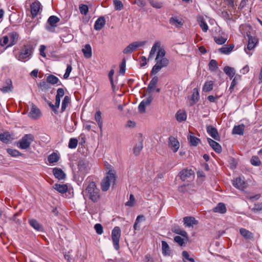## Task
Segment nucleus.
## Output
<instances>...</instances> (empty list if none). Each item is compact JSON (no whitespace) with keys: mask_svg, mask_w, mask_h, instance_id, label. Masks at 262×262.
Instances as JSON below:
<instances>
[{"mask_svg":"<svg viewBox=\"0 0 262 262\" xmlns=\"http://www.w3.org/2000/svg\"><path fill=\"white\" fill-rule=\"evenodd\" d=\"M105 170L106 171L105 177L102 180L101 187L103 191H106L108 190L111 184L114 185L116 181V172L113 166L107 163L105 164Z\"/></svg>","mask_w":262,"mask_h":262,"instance_id":"nucleus-1","label":"nucleus"},{"mask_svg":"<svg viewBox=\"0 0 262 262\" xmlns=\"http://www.w3.org/2000/svg\"><path fill=\"white\" fill-rule=\"evenodd\" d=\"M166 52L164 49H160L155 59L156 64L152 67L150 74L151 75L158 73L162 68L167 67L169 64V60L165 57Z\"/></svg>","mask_w":262,"mask_h":262,"instance_id":"nucleus-2","label":"nucleus"},{"mask_svg":"<svg viewBox=\"0 0 262 262\" xmlns=\"http://www.w3.org/2000/svg\"><path fill=\"white\" fill-rule=\"evenodd\" d=\"M85 195L93 202H98L100 198V190L97 188L96 183L90 182L85 188Z\"/></svg>","mask_w":262,"mask_h":262,"instance_id":"nucleus-3","label":"nucleus"},{"mask_svg":"<svg viewBox=\"0 0 262 262\" xmlns=\"http://www.w3.org/2000/svg\"><path fill=\"white\" fill-rule=\"evenodd\" d=\"M33 51V47L32 45L29 44L24 45L21 49L18 56V60L20 61H25L27 59H29Z\"/></svg>","mask_w":262,"mask_h":262,"instance_id":"nucleus-4","label":"nucleus"},{"mask_svg":"<svg viewBox=\"0 0 262 262\" xmlns=\"http://www.w3.org/2000/svg\"><path fill=\"white\" fill-rule=\"evenodd\" d=\"M34 140V137L32 134H26L19 141V147L23 149H28Z\"/></svg>","mask_w":262,"mask_h":262,"instance_id":"nucleus-5","label":"nucleus"},{"mask_svg":"<svg viewBox=\"0 0 262 262\" xmlns=\"http://www.w3.org/2000/svg\"><path fill=\"white\" fill-rule=\"evenodd\" d=\"M121 237V230L119 227H115L112 231V239L113 245L116 250L120 248L119 241Z\"/></svg>","mask_w":262,"mask_h":262,"instance_id":"nucleus-6","label":"nucleus"},{"mask_svg":"<svg viewBox=\"0 0 262 262\" xmlns=\"http://www.w3.org/2000/svg\"><path fill=\"white\" fill-rule=\"evenodd\" d=\"M146 43V41H134L128 45L123 51L125 54H131L138 48L144 46Z\"/></svg>","mask_w":262,"mask_h":262,"instance_id":"nucleus-7","label":"nucleus"},{"mask_svg":"<svg viewBox=\"0 0 262 262\" xmlns=\"http://www.w3.org/2000/svg\"><path fill=\"white\" fill-rule=\"evenodd\" d=\"M59 21L60 19L56 16L52 15L50 16L48 19V24L49 26L46 27L47 30L50 32H53L54 27L56 26V24Z\"/></svg>","mask_w":262,"mask_h":262,"instance_id":"nucleus-8","label":"nucleus"},{"mask_svg":"<svg viewBox=\"0 0 262 262\" xmlns=\"http://www.w3.org/2000/svg\"><path fill=\"white\" fill-rule=\"evenodd\" d=\"M233 185L236 188L244 190L248 186L247 183L241 177H238L233 181Z\"/></svg>","mask_w":262,"mask_h":262,"instance_id":"nucleus-9","label":"nucleus"},{"mask_svg":"<svg viewBox=\"0 0 262 262\" xmlns=\"http://www.w3.org/2000/svg\"><path fill=\"white\" fill-rule=\"evenodd\" d=\"M206 130L208 134L214 140L217 141L220 140V136L216 128L212 125H208L206 127Z\"/></svg>","mask_w":262,"mask_h":262,"instance_id":"nucleus-10","label":"nucleus"},{"mask_svg":"<svg viewBox=\"0 0 262 262\" xmlns=\"http://www.w3.org/2000/svg\"><path fill=\"white\" fill-rule=\"evenodd\" d=\"M41 4L38 1H35L33 2L30 6L31 13L33 18L35 17L41 8Z\"/></svg>","mask_w":262,"mask_h":262,"instance_id":"nucleus-11","label":"nucleus"},{"mask_svg":"<svg viewBox=\"0 0 262 262\" xmlns=\"http://www.w3.org/2000/svg\"><path fill=\"white\" fill-rule=\"evenodd\" d=\"M41 115V112L39 109L33 103L31 104V111L29 113L30 117L36 119Z\"/></svg>","mask_w":262,"mask_h":262,"instance_id":"nucleus-12","label":"nucleus"},{"mask_svg":"<svg viewBox=\"0 0 262 262\" xmlns=\"http://www.w3.org/2000/svg\"><path fill=\"white\" fill-rule=\"evenodd\" d=\"M169 146L172 151L176 152L180 147V144L176 138L173 137H170L169 138Z\"/></svg>","mask_w":262,"mask_h":262,"instance_id":"nucleus-13","label":"nucleus"},{"mask_svg":"<svg viewBox=\"0 0 262 262\" xmlns=\"http://www.w3.org/2000/svg\"><path fill=\"white\" fill-rule=\"evenodd\" d=\"M207 141L209 145L216 153L220 154L222 152V148L219 143L210 138H208Z\"/></svg>","mask_w":262,"mask_h":262,"instance_id":"nucleus-14","label":"nucleus"},{"mask_svg":"<svg viewBox=\"0 0 262 262\" xmlns=\"http://www.w3.org/2000/svg\"><path fill=\"white\" fill-rule=\"evenodd\" d=\"M193 172V171L191 169H183L179 173V177L180 179L184 181L188 178H189L192 174Z\"/></svg>","mask_w":262,"mask_h":262,"instance_id":"nucleus-15","label":"nucleus"},{"mask_svg":"<svg viewBox=\"0 0 262 262\" xmlns=\"http://www.w3.org/2000/svg\"><path fill=\"white\" fill-rule=\"evenodd\" d=\"M247 36L248 38L247 49L248 50H251L255 47L257 43L258 42V39L257 38L253 37L250 35H248Z\"/></svg>","mask_w":262,"mask_h":262,"instance_id":"nucleus-16","label":"nucleus"},{"mask_svg":"<svg viewBox=\"0 0 262 262\" xmlns=\"http://www.w3.org/2000/svg\"><path fill=\"white\" fill-rule=\"evenodd\" d=\"M53 173L56 178L59 180H64L66 178V174L60 168H54L53 170Z\"/></svg>","mask_w":262,"mask_h":262,"instance_id":"nucleus-17","label":"nucleus"},{"mask_svg":"<svg viewBox=\"0 0 262 262\" xmlns=\"http://www.w3.org/2000/svg\"><path fill=\"white\" fill-rule=\"evenodd\" d=\"M160 46H161V43L160 41H156L155 42V43L154 44V45L152 46V47L150 50L149 55L148 57V60L152 59L153 58L155 54L157 49H158V50H159V49H161Z\"/></svg>","mask_w":262,"mask_h":262,"instance_id":"nucleus-18","label":"nucleus"},{"mask_svg":"<svg viewBox=\"0 0 262 262\" xmlns=\"http://www.w3.org/2000/svg\"><path fill=\"white\" fill-rule=\"evenodd\" d=\"M105 24V20L104 17L103 16L100 17L95 23L94 29L96 30L99 31L104 27Z\"/></svg>","mask_w":262,"mask_h":262,"instance_id":"nucleus-19","label":"nucleus"},{"mask_svg":"<svg viewBox=\"0 0 262 262\" xmlns=\"http://www.w3.org/2000/svg\"><path fill=\"white\" fill-rule=\"evenodd\" d=\"M84 56L87 59H89L92 56V48L90 45L86 44L84 46V48L82 49Z\"/></svg>","mask_w":262,"mask_h":262,"instance_id":"nucleus-20","label":"nucleus"},{"mask_svg":"<svg viewBox=\"0 0 262 262\" xmlns=\"http://www.w3.org/2000/svg\"><path fill=\"white\" fill-rule=\"evenodd\" d=\"M6 85L3 86L2 88L0 89V90L3 93H6L9 92H11L13 90V85L12 81L10 79H7L6 81Z\"/></svg>","mask_w":262,"mask_h":262,"instance_id":"nucleus-21","label":"nucleus"},{"mask_svg":"<svg viewBox=\"0 0 262 262\" xmlns=\"http://www.w3.org/2000/svg\"><path fill=\"white\" fill-rule=\"evenodd\" d=\"M158 82V78L157 76H155L152 78L147 88V93L150 94L151 91L155 89L156 85Z\"/></svg>","mask_w":262,"mask_h":262,"instance_id":"nucleus-22","label":"nucleus"},{"mask_svg":"<svg viewBox=\"0 0 262 262\" xmlns=\"http://www.w3.org/2000/svg\"><path fill=\"white\" fill-rule=\"evenodd\" d=\"M184 224L188 227L192 226L194 225L198 224V221L194 217L192 216H186L183 219Z\"/></svg>","mask_w":262,"mask_h":262,"instance_id":"nucleus-23","label":"nucleus"},{"mask_svg":"<svg viewBox=\"0 0 262 262\" xmlns=\"http://www.w3.org/2000/svg\"><path fill=\"white\" fill-rule=\"evenodd\" d=\"M53 188L61 193H64L68 191V187L67 184H55Z\"/></svg>","mask_w":262,"mask_h":262,"instance_id":"nucleus-24","label":"nucleus"},{"mask_svg":"<svg viewBox=\"0 0 262 262\" xmlns=\"http://www.w3.org/2000/svg\"><path fill=\"white\" fill-rule=\"evenodd\" d=\"M13 139L12 135L8 132L0 134V140L4 143H8Z\"/></svg>","mask_w":262,"mask_h":262,"instance_id":"nucleus-25","label":"nucleus"},{"mask_svg":"<svg viewBox=\"0 0 262 262\" xmlns=\"http://www.w3.org/2000/svg\"><path fill=\"white\" fill-rule=\"evenodd\" d=\"M241 234L246 239H252L253 238V234L245 228L239 229Z\"/></svg>","mask_w":262,"mask_h":262,"instance_id":"nucleus-26","label":"nucleus"},{"mask_svg":"<svg viewBox=\"0 0 262 262\" xmlns=\"http://www.w3.org/2000/svg\"><path fill=\"white\" fill-rule=\"evenodd\" d=\"M245 127V125L243 124L235 126L232 129V134L239 135H243L244 134Z\"/></svg>","mask_w":262,"mask_h":262,"instance_id":"nucleus-27","label":"nucleus"},{"mask_svg":"<svg viewBox=\"0 0 262 262\" xmlns=\"http://www.w3.org/2000/svg\"><path fill=\"white\" fill-rule=\"evenodd\" d=\"M143 147V140L140 139L139 142L136 144L135 146L133 148V152L136 156H138Z\"/></svg>","mask_w":262,"mask_h":262,"instance_id":"nucleus-28","label":"nucleus"},{"mask_svg":"<svg viewBox=\"0 0 262 262\" xmlns=\"http://www.w3.org/2000/svg\"><path fill=\"white\" fill-rule=\"evenodd\" d=\"M200 98L199 93L197 88H194L193 90V93L191 97L190 105H193L199 101Z\"/></svg>","mask_w":262,"mask_h":262,"instance_id":"nucleus-29","label":"nucleus"},{"mask_svg":"<svg viewBox=\"0 0 262 262\" xmlns=\"http://www.w3.org/2000/svg\"><path fill=\"white\" fill-rule=\"evenodd\" d=\"M78 167L80 171H86L89 168V162L85 160H80L78 162Z\"/></svg>","mask_w":262,"mask_h":262,"instance_id":"nucleus-30","label":"nucleus"},{"mask_svg":"<svg viewBox=\"0 0 262 262\" xmlns=\"http://www.w3.org/2000/svg\"><path fill=\"white\" fill-rule=\"evenodd\" d=\"M223 71L225 73L230 77V79H232L235 74V70L234 68L229 66H225Z\"/></svg>","mask_w":262,"mask_h":262,"instance_id":"nucleus-31","label":"nucleus"},{"mask_svg":"<svg viewBox=\"0 0 262 262\" xmlns=\"http://www.w3.org/2000/svg\"><path fill=\"white\" fill-rule=\"evenodd\" d=\"M9 38L10 42L8 47L12 46L16 43L18 38V34L16 32H12L9 34Z\"/></svg>","mask_w":262,"mask_h":262,"instance_id":"nucleus-32","label":"nucleus"},{"mask_svg":"<svg viewBox=\"0 0 262 262\" xmlns=\"http://www.w3.org/2000/svg\"><path fill=\"white\" fill-rule=\"evenodd\" d=\"M176 117L177 121L181 122L186 119L187 115L185 111L179 110L176 113Z\"/></svg>","mask_w":262,"mask_h":262,"instance_id":"nucleus-33","label":"nucleus"},{"mask_svg":"<svg viewBox=\"0 0 262 262\" xmlns=\"http://www.w3.org/2000/svg\"><path fill=\"white\" fill-rule=\"evenodd\" d=\"M226 207L224 203H220L214 208L213 211L220 213H225L226 212Z\"/></svg>","mask_w":262,"mask_h":262,"instance_id":"nucleus-34","label":"nucleus"},{"mask_svg":"<svg viewBox=\"0 0 262 262\" xmlns=\"http://www.w3.org/2000/svg\"><path fill=\"white\" fill-rule=\"evenodd\" d=\"M234 46L233 45H224L222 48L219 49V51L223 54H227L231 52Z\"/></svg>","mask_w":262,"mask_h":262,"instance_id":"nucleus-35","label":"nucleus"},{"mask_svg":"<svg viewBox=\"0 0 262 262\" xmlns=\"http://www.w3.org/2000/svg\"><path fill=\"white\" fill-rule=\"evenodd\" d=\"M162 253L164 255H169L170 254V247L165 241H162Z\"/></svg>","mask_w":262,"mask_h":262,"instance_id":"nucleus-36","label":"nucleus"},{"mask_svg":"<svg viewBox=\"0 0 262 262\" xmlns=\"http://www.w3.org/2000/svg\"><path fill=\"white\" fill-rule=\"evenodd\" d=\"M172 231L177 234L181 235L182 236L186 238H188V234L187 232L183 229H181L178 226H175L172 229Z\"/></svg>","mask_w":262,"mask_h":262,"instance_id":"nucleus-37","label":"nucleus"},{"mask_svg":"<svg viewBox=\"0 0 262 262\" xmlns=\"http://www.w3.org/2000/svg\"><path fill=\"white\" fill-rule=\"evenodd\" d=\"M95 119L97 122L98 126L101 131H102L103 122L101 118V113L100 111H97L95 115Z\"/></svg>","mask_w":262,"mask_h":262,"instance_id":"nucleus-38","label":"nucleus"},{"mask_svg":"<svg viewBox=\"0 0 262 262\" xmlns=\"http://www.w3.org/2000/svg\"><path fill=\"white\" fill-rule=\"evenodd\" d=\"M29 223L34 229L37 231H41L42 230V226L36 220L31 219L29 220Z\"/></svg>","mask_w":262,"mask_h":262,"instance_id":"nucleus-39","label":"nucleus"},{"mask_svg":"<svg viewBox=\"0 0 262 262\" xmlns=\"http://www.w3.org/2000/svg\"><path fill=\"white\" fill-rule=\"evenodd\" d=\"M187 139L190 143V144L193 146H197L199 143L201 141L200 139L191 135L188 136L187 137Z\"/></svg>","mask_w":262,"mask_h":262,"instance_id":"nucleus-40","label":"nucleus"},{"mask_svg":"<svg viewBox=\"0 0 262 262\" xmlns=\"http://www.w3.org/2000/svg\"><path fill=\"white\" fill-rule=\"evenodd\" d=\"M46 80L47 82L52 85H54L59 82V79L53 75H49L47 77Z\"/></svg>","mask_w":262,"mask_h":262,"instance_id":"nucleus-41","label":"nucleus"},{"mask_svg":"<svg viewBox=\"0 0 262 262\" xmlns=\"http://www.w3.org/2000/svg\"><path fill=\"white\" fill-rule=\"evenodd\" d=\"M213 88V82L212 81H208L205 82L203 88V91L205 92L211 91Z\"/></svg>","mask_w":262,"mask_h":262,"instance_id":"nucleus-42","label":"nucleus"},{"mask_svg":"<svg viewBox=\"0 0 262 262\" xmlns=\"http://www.w3.org/2000/svg\"><path fill=\"white\" fill-rule=\"evenodd\" d=\"M38 88L43 92L47 91L50 88V86L47 81H41L37 84Z\"/></svg>","mask_w":262,"mask_h":262,"instance_id":"nucleus-43","label":"nucleus"},{"mask_svg":"<svg viewBox=\"0 0 262 262\" xmlns=\"http://www.w3.org/2000/svg\"><path fill=\"white\" fill-rule=\"evenodd\" d=\"M70 103V98L68 96H66L62 101L61 104V112H63L66 110V108L69 104Z\"/></svg>","mask_w":262,"mask_h":262,"instance_id":"nucleus-44","label":"nucleus"},{"mask_svg":"<svg viewBox=\"0 0 262 262\" xmlns=\"http://www.w3.org/2000/svg\"><path fill=\"white\" fill-rule=\"evenodd\" d=\"M59 159V157L56 153L53 152L49 156L48 160L50 163L57 162Z\"/></svg>","mask_w":262,"mask_h":262,"instance_id":"nucleus-45","label":"nucleus"},{"mask_svg":"<svg viewBox=\"0 0 262 262\" xmlns=\"http://www.w3.org/2000/svg\"><path fill=\"white\" fill-rule=\"evenodd\" d=\"M169 23L176 27L182 26L183 23L181 20H179L177 17H172L169 19Z\"/></svg>","mask_w":262,"mask_h":262,"instance_id":"nucleus-46","label":"nucleus"},{"mask_svg":"<svg viewBox=\"0 0 262 262\" xmlns=\"http://www.w3.org/2000/svg\"><path fill=\"white\" fill-rule=\"evenodd\" d=\"M199 25L204 32L208 30V26L203 17H201L199 20Z\"/></svg>","mask_w":262,"mask_h":262,"instance_id":"nucleus-47","label":"nucleus"},{"mask_svg":"<svg viewBox=\"0 0 262 262\" xmlns=\"http://www.w3.org/2000/svg\"><path fill=\"white\" fill-rule=\"evenodd\" d=\"M77 144H78L77 139L76 138H71V139H70V140L69 141L68 147H69V148H71V149L75 148L77 147Z\"/></svg>","mask_w":262,"mask_h":262,"instance_id":"nucleus-48","label":"nucleus"},{"mask_svg":"<svg viewBox=\"0 0 262 262\" xmlns=\"http://www.w3.org/2000/svg\"><path fill=\"white\" fill-rule=\"evenodd\" d=\"M113 3L116 10H121L123 9V5L120 0H114Z\"/></svg>","mask_w":262,"mask_h":262,"instance_id":"nucleus-49","label":"nucleus"},{"mask_svg":"<svg viewBox=\"0 0 262 262\" xmlns=\"http://www.w3.org/2000/svg\"><path fill=\"white\" fill-rule=\"evenodd\" d=\"M126 67V60L125 58L122 59V61L120 65L119 73L121 75H123L125 72Z\"/></svg>","mask_w":262,"mask_h":262,"instance_id":"nucleus-50","label":"nucleus"},{"mask_svg":"<svg viewBox=\"0 0 262 262\" xmlns=\"http://www.w3.org/2000/svg\"><path fill=\"white\" fill-rule=\"evenodd\" d=\"M209 67L210 70L214 71L217 68V62L214 59H211L209 63Z\"/></svg>","mask_w":262,"mask_h":262,"instance_id":"nucleus-51","label":"nucleus"},{"mask_svg":"<svg viewBox=\"0 0 262 262\" xmlns=\"http://www.w3.org/2000/svg\"><path fill=\"white\" fill-rule=\"evenodd\" d=\"M150 4L154 8L156 9H160L163 7V3L158 1L152 0L150 2Z\"/></svg>","mask_w":262,"mask_h":262,"instance_id":"nucleus-52","label":"nucleus"},{"mask_svg":"<svg viewBox=\"0 0 262 262\" xmlns=\"http://www.w3.org/2000/svg\"><path fill=\"white\" fill-rule=\"evenodd\" d=\"M214 40L218 45H223L226 41L227 38H224L222 36L214 37Z\"/></svg>","mask_w":262,"mask_h":262,"instance_id":"nucleus-53","label":"nucleus"},{"mask_svg":"<svg viewBox=\"0 0 262 262\" xmlns=\"http://www.w3.org/2000/svg\"><path fill=\"white\" fill-rule=\"evenodd\" d=\"M7 152L12 157H17L20 155L19 151L16 149H13L11 148H8L7 149Z\"/></svg>","mask_w":262,"mask_h":262,"instance_id":"nucleus-54","label":"nucleus"},{"mask_svg":"<svg viewBox=\"0 0 262 262\" xmlns=\"http://www.w3.org/2000/svg\"><path fill=\"white\" fill-rule=\"evenodd\" d=\"M251 163L254 166H259L261 162L257 156H253L251 159Z\"/></svg>","mask_w":262,"mask_h":262,"instance_id":"nucleus-55","label":"nucleus"},{"mask_svg":"<svg viewBox=\"0 0 262 262\" xmlns=\"http://www.w3.org/2000/svg\"><path fill=\"white\" fill-rule=\"evenodd\" d=\"M79 10L82 14L86 15L88 12V7L86 5L81 4L79 5Z\"/></svg>","mask_w":262,"mask_h":262,"instance_id":"nucleus-56","label":"nucleus"},{"mask_svg":"<svg viewBox=\"0 0 262 262\" xmlns=\"http://www.w3.org/2000/svg\"><path fill=\"white\" fill-rule=\"evenodd\" d=\"M94 229L98 234L100 235L103 233V227L100 224H95L94 226Z\"/></svg>","mask_w":262,"mask_h":262,"instance_id":"nucleus-57","label":"nucleus"},{"mask_svg":"<svg viewBox=\"0 0 262 262\" xmlns=\"http://www.w3.org/2000/svg\"><path fill=\"white\" fill-rule=\"evenodd\" d=\"M174 241L178 243L180 246H183L185 245L184 239L180 236H176L174 238Z\"/></svg>","mask_w":262,"mask_h":262,"instance_id":"nucleus-58","label":"nucleus"},{"mask_svg":"<svg viewBox=\"0 0 262 262\" xmlns=\"http://www.w3.org/2000/svg\"><path fill=\"white\" fill-rule=\"evenodd\" d=\"M182 256L184 259L187 260L190 262H195L194 259L192 257H190L189 253L186 251L182 252Z\"/></svg>","mask_w":262,"mask_h":262,"instance_id":"nucleus-59","label":"nucleus"},{"mask_svg":"<svg viewBox=\"0 0 262 262\" xmlns=\"http://www.w3.org/2000/svg\"><path fill=\"white\" fill-rule=\"evenodd\" d=\"M135 199L133 194H131L129 196V200L125 203L126 206L132 207L134 205Z\"/></svg>","mask_w":262,"mask_h":262,"instance_id":"nucleus-60","label":"nucleus"},{"mask_svg":"<svg viewBox=\"0 0 262 262\" xmlns=\"http://www.w3.org/2000/svg\"><path fill=\"white\" fill-rule=\"evenodd\" d=\"M72 70V67L71 65L68 64L67 66V68L66 72L63 75V78L64 79H67L69 77L70 74Z\"/></svg>","mask_w":262,"mask_h":262,"instance_id":"nucleus-61","label":"nucleus"},{"mask_svg":"<svg viewBox=\"0 0 262 262\" xmlns=\"http://www.w3.org/2000/svg\"><path fill=\"white\" fill-rule=\"evenodd\" d=\"M152 99V97L151 95H149L147 98L143 100L141 102L143 103L146 106H148L150 104Z\"/></svg>","mask_w":262,"mask_h":262,"instance_id":"nucleus-62","label":"nucleus"},{"mask_svg":"<svg viewBox=\"0 0 262 262\" xmlns=\"http://www.w3.org/2000/svg\"><path fill=\"white\" fill-rule=\"evenodd\" d=\"M254 212H257L262 210V203L255 204L254 207L252 209Z\"/></svg>","mask_w":262,"mask_h":262,"instance_id":"nucleus-63","label":"nucleus"},{"mask_svg":"<svg viewBox=\"0 0 262 262\" xmlns=\"http://www.w3.org/2000/svg\"><path fill=\"white\" fill-rule=\"evenodd\" d=\"M9 39L8 36H4L2 39H0V44L2 46H4L8 44Z\"/></svg>","mask_w":262,"mask_h":262,"instance_id":"nucleus-64","label":"nucleus"}]
</instances>
